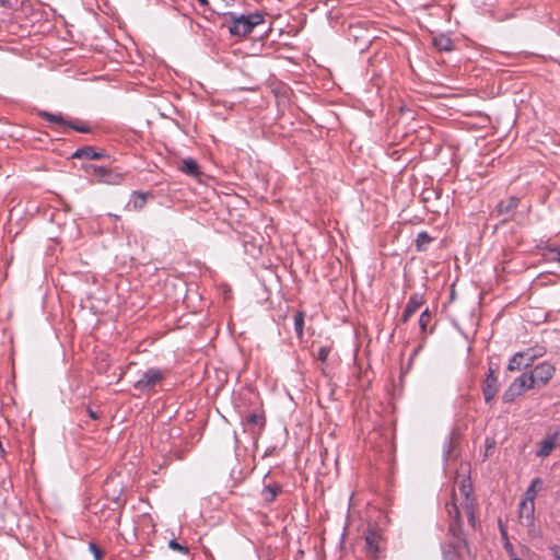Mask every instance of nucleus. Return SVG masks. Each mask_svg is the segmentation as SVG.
Listing matches in <instances>:
<instances>
[{"instance_id":"obj_12","label":"nucleus","mask_w":560,"mask_h":560,"mask_svg":"<svg viewBox=\"0 0 560 560\" xmlns=\"http://www.w3.org/2000/svg\"><path fill=\"white\" fill-rule=\"evenodd\" d=\"M518 203H520V198L515 197V196H512L508 200L500 201L498 203L494 212L497 213L498 217L502 218L501 219L502 223H506L513 218L515 210L518 207Z\"/></svg>"},{"instance_id":"obj_28","label":"nucleus","mask_w":560,"mask_h":560,"mask_svg":"<svg viewBox=\"0 0 560 560\" xmlns=\"http://www.w3.org/2000/svg\"><path fill=\"white\" fill-rule=\"evenodd\" d=\"M197 1H198V3H199L201 7H203V8L208 9L211 13H214V10H212V9L209 7V1H208V0H197Z\"/></svg>"},{"instance_id":"obj_26","label":"nucleus","mask_w":560,"mask_h":560,"mask_svg":"<svg viewBox=\"0 0 560 560\" xmlns=\"http://www.w3.org/2000/svg\"><path fill=\"white\" fill-rule=\"evenodd\" d=\"M89 548H90L91 552L93 553L95 560H102L103 551L101 550V548L97 545H95L94 542H90Z\"/></svg>"},{"instance_id":"obj_17","label":"nucleus","mask_w":560,"mask_h":560,"mask_svg":"<svg viewBox=\"0 0 560 560\" xmlns=\"http://www.w3.org/2000/svg\"><path fill=\"white\" fill-rule=\"evenodd\" d=\"M72 158L73 159H82V158H86L88 161H92V160H101L103 158H108V155H106L105 153L103 152H96L94 147H83V148H80L78 149L73 154H72Z\"/></svg>"},{"instance_id":"obj_9","label":"nucleus","mask_w":560,"mask_h":560,"mask_svg":"<svg viewBox=\"0 0 560 560\" xmlns=\"http://www.w3.org/2000/svg\"><path fill=\"white\" fill-rule=\"evenodd\" d=\"M497 366H493L492 364L489 365L487 377L483 381L482 384V394L485 397V401L487 405H491L492 400L497 396L499 392V380L497 375Z\"/></svg>"},{"instance_id":"obj_11","label":"nucleus","mask_w":560,"mask_h":560,"mask_svg":"<svg viewBox=\"0 0 560 560\" xmlns=\"http://www.w3.org/2000/svg\"><path fill=\"white\" fill-rule=\"evenodd\" d=\"M527 389H532V387L528 385L524 374H522L510 384L508 389L503 393L502 399L504 402H512Z\"/></svg>"},{"instance_id":"obj_5","label":"nucleus","mask_w":560,"mask_h":560,"mask_svg":"<svg viewBox=\"0 0 560 560\" xmlns=\"http://www.w3.org/2000/svg\"><path fill=\"white\" fill-rule=\"evenodd\" d=\"M555 366L548 362L536 365L529 373H523L532 388L545 386L555 374Z\"/></svg>"},{"instance_id":"obj_31","label":"nucleus","mask_w":560,"mask_h":560,"mask_svg":"<svg viewBox=\"0 0 560 560\" xmlns=\"http://www.w3.org/2000/svg\"><path fill=\"white\" fill-rule=\"evenodd\" d=\"M0 7H10L9 0H0Z\"/></svg>"},{"instance_id":"obj_16","label":"nucleus","mask_w":560,"mask_h":560,"mask_svg":"<svg viewBox=\"0 0 560 560\" xmlns=\"http://www.w3.org/2000/svg\"><path fill=\"white\" fill-rule=\"evenodd\" d=\"M423 296L419 293H413L402 312L401 322L407 323L413 313L423 304Z\"/></svg>"},{"instance_id":"obj_29","label":"nucleus","mask_w":560,"mask_h":560,"mask_svg":"<svg viewBox=\"0 0 560 560\" xmlns=\"http://www.w3.org/2000/svg\"><path fill=\"white\" fill-rule=\"evenodd\" d=\"M553 550V556L556 557L557 560H560V551H559V547L555 546L552 548Z\"/></svg>"},{"instance_id":"obj_21","label":"nucleus","mask_w":560,"mask_h":560,"mask_svg":"<svg viewBox=\"0 0 560 560\" xmlns=\"http://www.w3.org/2000/svg\"><path fill=\"white\" fill-rule=\"evenodd\" d=\"M152 197L150 192L133 191L130 205L135 210H140L144 207L148 197Z\"/></svg>"},{"instance_id":"obj_27","label":"nucleus","mask_w":560,"mask_h":560,"mask_svg":"<svg viewBox=\"0 0 560 560\" xmlns=\"http://www.w3.org/2000/svg\"><path fill=\"white\" fill-rule=\"evenodd\" d=\"M330 353V348L329 347H320L318 349V354H317V358L320 362H325L328 358Z\"/></svg>"},{"instance_id":"obj_13","label":"nucleus","mask_w":560,"mask_h":560,"mask_svg":"<svg viewBox=\"0 0 560 560\" xmlns=\"http://www.w3.org/2000/svg\"><path fill=\"white\" fill-rule=\"evenodd\" d=\"M382 536L374 529L369 528L365 533V550L372 558H378L381 552Z\"/></svg>"},{"instance_id":"obj_24","label":"nucleus","mask_w":560,"mask_h":560,"mask_svg":"<svg viewBox=\"0 0 560 560\" xmlns=\"http://www.w3.org/2000/svg\"><path fill=\"white\" fill-rule=\"evenodd\" d=\"M431 322V313L429 310H424L419 317V326L422 332L427 331V326Z\"/></svg>"},{"instance_id":"obj_15","label":"nucleus","mask_w":560,"mask_h":560,"mask_svg":"<svg viewBox=\"0 0 560 560\" xmlns=\"http://www.w3.org/2000/svg\"><path fill=\"white\" fill-rule=\"evenodd\" d=\"M534 501L524 499L520 503V521L524 526H532L534 524Z\"/></svg>"},{"instance_id":"obj_18","label":"nucleus","mask_w":560,"mask_h":560,"mask_svg":"<svg viewBox=\"0 0 560 560\" xmlns=\"http://www.w3.org/2000/svg\"><path fill=\"white\" fill-rule=\"evenodd\" d=\"M432 45L439 51H452L454 49L453 40L445 34L433 37Z\"/></svg>"},{"instance_id":"obj_1","label":"nucleus","mask_w":560,"mask_h":560,"mask_svg":"<svg viewBox=\"0 0 560 560\" xmlns=\"http://www.w3.org/2000/svg\"><path fill=\"white\" fill-rule=\"evenodd\" d=\"M448 515L447 541L443 547L444 560H464V556H471V550L467 536L463 529V520L459 506L455 501L453 492L450 500L445 503Z\"/></svg>"},{"instance_id":"obj_19","label":"nucleus","mask_w":560,"mask_h":560,"mask_svg":"<svg viewBox=\"0 0 560 560\" xmlns=\"http://www.w3.org/2000/svg\"><path fill=\"white\" fill-rule=\"evenodd\" d=\"M281 491L282 487L279 483L267 485L261 491L262 500L266 503H271Z\"/></svg>"},{"instance_id":"obj_30","label":"nucleus","mask_w":560,"mask_h":560,"mask_svg":"<svg viewBox=\"0 0 560 560\" xmlns=\"http://www.w3.org/2000/svg\"><path fill=\"white\" fill-rule=\"evenodd\" d=\"M88 412H89V416L92 418V419H98V416L95 411H93L91 408H88Z\"/></svg>"},{"instance_id":"obj_4","label":"nucleus","mask_w":560,"mask_h":560,"mask_svg":"<svg viewBox=\"0 0 560 560\" xmlns=\"http://www.w3.org/2000/svg\"><path fill=\"white\" fill-rule=\"evenodd\" d=\"M167 374L166 370L158 368L148 369L143 372L142 376L133 383V388L140 394L150 393L166 378Z\"/></svg>"},{"instance_id":"obj_14","label":"nucleus","mask_w":560,"mask_h":560,"mask_svg":"<svg viewBox=\"0 0 560 560\" xmlns=\"http://www.w3.org/2000/svg\"><path fill=\"white\" fill-rule=\"evenodd\" d=\"M175 165L177 171L187 175H203V173L200 172L198 162L192 158L176 159Z\"/></svg>"},{"instance_id":"obj_32","label":"nucleus","mask_w":560,"mask_h":560,"mask_svg":"<svg viewBox=\"0 0 560 560\" xmlns=\"http://www.w3.org/2000/svg\"><path fill=\"white\" fill-rule=\"evenodd\" d=\"M558 259L560 261V249L558 250Z\"/></svg>"},{"instance_id":"obj_10","label":"nucleus","mask_w":560,"mask_h":560,"mask_svg":"<svg viewBox=\"0 0 560 560\" xmlns=\"http://www.w3.org/2000/svg\"><path fill=\"white\" fill-rule=\"evenodd\" d=\"M539 354L535 353L534 349H526L516 352L508 364L509 371H520L524 368L530 366Z\"/></svg>"},{"instance_id":"obj_23","label":"nucleus","mask_w":560,"mask_h":560,"mask_svg":"<svg viewBox=\"0 0 560 560\" xmlns=\"http://www.w3.org/2000/svg\"><path fill=\"white\" fill-rule=\"evenodd\" d=\"M303 326H304V313L298 312L294 315V329L298 337L302 338L303 336Z\"/></svg>"},{"instance_id":"obj_20","label":"nucleus","mask_w":560,"mask_h":560,"mask_svg":"<svg viewBox=\"0 0 560 560\" xmlns=\"http://www.w3.org/2000/svg\"><path fill=\"white\" fill-rule=\"evenodd\" d=\"M434 241L425 231L420 232L415 240L416 249L418 252H427L429 245Z\"/></svg>"},{"instance_id":"obj_25","label":"nucleus","mask_w":560,"mask_h":560,"mask_svg":"<svg viewBox=\"0 0 560 560\" xmlns=\"http://www.w3.org/2000/svg\"><path fill=\"white\" fill-rule=\"evenodd\" d=\"M168 547L182 553H188V548L178 544L175 539L170 540Z\"/></svg>"},{"instance_id":"obj_2","label":"nucleus","mask_w":560,"mask_h":560,"mask_svg":"<svg viewBox=\"0 0 560 560\" xmlns=\"http://www.w3.org/2000/svg\"><path fill=\"white\" fill-rule=\"evenodd\" d=\"M39 117L51 124L50 128L59 133L68 135L69 130H74L81 133L92 132L91 126L81 119H73L62 114H54L46 110L38 113Z\"/></svg>"},{"instance_id":"obj_7","label":"nucleus","mask_w":560,"mask_h":560,"mask_svg":"<svg viewBox=\"0 0 560 560\" xmlns=\"http://www.w3.org/2000/svg\"><path fill=\"white\" fill-rule=\"evenodd\" d=\"M100 163L92 161L83 162L81 168L88 175H122L117 166L114 165V161L108 158L97 160Z\"/></svg>"},{"instance_id":"obj_6","label":"nucleus","mask_w":560,"mask_h":560,"mask_svg":"<svg viewBox=\"0 0 560 560\" xmlns=\"http://www.w3.org/2000/svg\"><path fill=\"white\" fill-rule=\"evenodd\" d=\"M459 492L464 497L462 506L466 513L469 525L476 529L478 527L476 517V504L472 497V486L468 480H462L459 485Z\"/></svg>"},{"instance_id":"obj_8","label":"nucleus","mask_w":560,"mask_h":560,"mask_svg":"<svg viewBox=\"0 0 560 560\" xmlns=\"http://www.w3.org/2000/svg\"><path fill=\"white\" fill-rule=\"evenodd\" d=\"M244 432L248 433L254 440L261 434L266 427V417L261 412H252L243 420Z\"/></svg>"},{"instance_id":"obj_22","label":"nucleus","mask_w":560,"mask_h":560,"mask_svg":"<svg viewBox=\"0 0 560 560\" xmlns=\"http://www.w3.org/2000/svg\"><path fill=\"white\" fill-rule=\"evenodd\" d=\"M541 485H542L541 479L540 478H535L530 482L529 487L526 490V493H525L526 498L525 499L534 501L535 497L537 494V487H540Z\"/></svg>"},{"instance_id":"obj_3","label":"nucleus","mask_w":560,"mask_h":560,"mask_svg":"<svg viewBox=\"0 0 560 560\" xmlns=\"http://www.w3.org/2000/svg\"><path fill=\"white\" fill-rule=\"evenodd\" d=\"M222 15L230 18V23L228 25L229 33L231 36L236 37H245L249 35L255 26L264 23V15L258 12L248 15L224 12Z\"/></svg>"}]
</instances>
